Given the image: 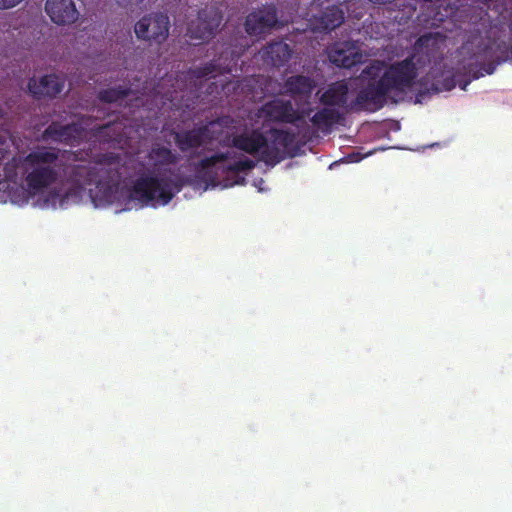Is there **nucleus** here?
<instances>
[{
  "label": "nucleus",
  "instance_id": "obj_30",
  "mask_svg": "<svg viewBox=\"0 0 512 512\" xmlns=\"http://www.w3.org/2000/svg\"><path fill=\"white\" fill-rule=\"evenodd\" d=\"M509 31L512 35V14H511L510 22H509Z\"/></svg>",
  "mask_w": 512,
  "mask_h": 512
},
{
  "label": "nucleus",
  "instance_id": "obj_3",
  "mask_svg": "<svg viewBox=\"0 0 512 512\" xmlns=\"http://www.w3.org/2000/svg\"><path fill=\"white\" fill-rule=\"evenodd\" d=\"M151 165V174L140 175L133 183L130 197L148 204L158 201L167 205L184 186L190 185V177L175 175L174 177L160 176L163 173L173 174L168 166H174L180 161V155L159 143L152 144L147 153Z\"/></svg>",
  "mask_w": 512,
  "mask_h": 512
},
{
  "label": "nucleus",
  "instance_id": "obj_14",
  "mask_svg": "<svg viewBox=\"0 0 512 512\" xmlns=\"http://www.w3.org/2000/svg\"><path fill=\"white\" fill-rule=\"evenodd\" d=\"M231 146L249 155H262L267 146V137L260 129H253L251 132L234 135Z\"/></svg>",
  "mask_w": 512,
  "mask_h": 512
},
{
  "label": "nucleus",
  "instance_id": "obj_6",
  "mask_svg": "<svg viewBox=\"0 0 512 512\" xmlns=\"http://www.w3.org/2000/svg\"><path fill=\"white\" fill-rule=\"evenodd\" d=\"M169 17L161 12L152 13L142 17L134 27L138 39L158 44L166 41L169 35Z\"/></svg>",
  "mask_w": 512,
  "mask_h": 512
},
{
  "label": "nucleus",
  "instance_id": "obj_17",
  "mask_svg": "<svg viewBox=\"0 0 512 512\" xmlns=\"http://www.w3.org/2000/svg\"><path fill=\"white\" fill-rule=\"evenodd\" d=\"M316 87L313 78L298 74L287 77L282 84V94L288 95L294 99L308 98Z\"/></svg>",
  "mask_w": 512,
  "mask_h": 512
},
{
  "label": "nucleus",
  "instance_id": "obj_26",
  "mask_svg": "<svg viewBox=\"0 0 512 512\" xmlns=\"http://www.w3.org/2000/svg\"><path fill=\"white\" fill-rule=\"evenodd\" d=\"M118 126L120 128L121 124L120 123H107L105 125H102L98 128V131L99 133L101 134H105L108 130L110 129H114V127Z\"/></svg>",
  "mask_w": 512,
  "mask_h": 512
},
{
  "label": "nucleus",
  "instance_id": "obj_15",
  "mask_svg": "<svg viewBox=\"0 0 512 512\" xmlns=\"http://www.w3.org/2000/svg\"><path fill=\"white\" fill-rule=\"evenodd\" d=\"M64 79L55 75H45L37 81L31 78L28 82L29 92L37 99L42 97H56L64 88Z\"/></svg>",
  "mask_w": 512,
  "mask_h": 512
},
{
  "label": "nucleus",
  "instance_id": "obj_20",
  "mask_svg": "<svg viewBox=\"0 0 512 512\" xmlns=\"http://www.w3.org/2000/svg\"><path fill=\"white\" fill-rule=\"evenodd\" d=\"M342 118L341 113L333 108L324 107L317 111L310 119L311 123L318 130L329 133L334 124Z\"/></svg>",
  "mask_w": 512,
  "mask_h": 512
},
{
  "label": "nucleus",
  "instance_id": "obj_11",
  "mask_svg": "<svg viewBox=\"0 0 512 512\" xmlns=\"http://www.w3.org/2000/svg\"><path fill=\"white\" fill-rule=\"evenodd\" d=\"M83 133V128L77 123L62 125L57 121L51 122L42 132L41 139L63 144H72L78 141Z\"/></svg>",
  "mask_w": 512,
  "mask_h": 512
},
{
  "label": "nucleus",
  "instance_id": "obj_10",
  "mask_svg": "<svg viewBox=\"0 0 512 512\" xmlns=\"http://www.w3.org/2000/svg\"><path fill=\"white\" fill-rule=\"evenodd\" d=\"M277 21V10L274 5H269L249 13L244 25L249 35L259 36L271 30Z\"/></svg>",
  "mask_w": 512,
  "mask_h": 512
},
{
  "label": "nucleus",
  "instance_id": "obj_22",
  "mask_svg": "<svg viewBox=\"0 0 512 512\" xmlns=\"http://www.w3.org/2000/svg\"><path fill=\"white\" fill-rule=\"evenodd\" d=\"M131 93L130 87L117 86L100 90L97 98L103 103L111 104L127 98Z\"/></svg>",
  "mask_w": 512,
  "mask_h": 512
},
{
  "label": "nucleus",
  "instance_id": "obj_27",
  "mask_svg": "<svg viewBox=\"0 0 512 512\" xmlns=\"http://www.w3.org/2000/svg\"><path fill=\"white\" fill-rule=\"evenodd\" d=\"M371 3L379 4V5H386L395 2L396 0H369Z\"/></svg>",
  "mask_w": 512,
  "mask_h": 512
},
{
  "label": "nucleus",
  "instance_id": "obj_9",
  "mask_svg": "<svg viewBox=\"0 0 512 512\" xmlns=\"http://www.w3.org/2000/svg\"><path fill=\"white\" fill-rule=\"evenodd\" d=\"M329 61L340 68H352L362 62L363 55L353 40L338 41L327 49Z\"/></svg>",
  "mask_w": 512,
  "mask_h": 512
},
{
  "label": "nucleus",
  "instance_id": "obj_33",
  "mask_svg": "<svg viewBox=\"0 0 512 512\" xmlns=\"http://www.w3.org/2000/svg\"><path fill=\"white\" fill-rule=\"evenodd\" d=\"M2 115H3V110H2V108L0 107V118L2 117Z\"/></svg>",
  "mask_w": 512,
  "mask_h": 512
},
{
  "label": "nucleus",
  "instance_id": "obj_23",
  "mask_svg": "<svg viewBox=\"0 0 512 512\" xmlns=\"http://www.w3.org/2000/svg\"><path fill=\"white\" fill-rule=\"evenodd\" d=\"M256 166L255 162L249 158H244L223 167V172L227 175L238 174L252 170Z\"/></svg>",
  "mask_w": 512,
  "mask_h": 512
},
{
  "label": "nucleus",
  "instance_id": "obj_31",
  "mask_svg": "<svg viewBox=\"0 0 512 512\" xmlns=\"http://www.w3.org/2000/svg\"><path fill=\"white\" fill-rule=\"evenodd\" d=\"M417 85H418V88H420V86H421V81L420 80H418ZM419 95H420V89H418V96Z\"/></svg>",
  "mask_w": 512,
  "mask_h": 512
},
{
  "label": "nucleus",
  "instance_id": "obj_24",
  "mask_svg": "<svg viewBox=\"0 0 512 512\" xmlns=\"http://www.w3.org/2000/svg\"><path fill=\"white\" fill-rule=\"evenodd\" d=\"M23 0H0V9L7 10L14 8L18 4H20Z\"/></svg>",
  "mask_w": 512,
  "mask_h": 512
},
{
  "label": "nucleus",
  "instance_id": "obj_21",
  "mask_svg": "<svg viewBox=\"0 0 512 512\" xmlns=\"http://www.w3.org/2000/svg\"><path fill=\"white\" fill-rule=\"evenodd\" d=\"M230 158V152H219L208 157L202 158L195 164V170L199 174L211 177L210 170L217 164L227 161Z\"/></svg>",
  "mask_w": 512,
  "mask_h": 512
},
{
  "label": "nucleus",
  "instance_id": "obj_29",
  "mask_svg": "<svg viewBox=\"0 0 512 512\" xmlns=\"http://www.w3.org/2000/svg\"><path fill=\"white\" fill-rule=\"evenodd\" d=\"M245 182V178L241 177L238 180H234L232 184H243Z\"/></svg>",
  "mask_w": 512,
  "mask_h": 512
},
{
  "label": "nucleus",
  "instance_id": "obj_12",
  "mask_svg": "<svg viewBox=\"0 0 512 512\" xmlns=\"http://www.w3.org/2000/svg\"><path fill=\"white\" fill-rule=\"evenodd\" d=\"M222 21L220 12L211 7L198 12L197 24L191 27V37L199 40H209L219 28Z\"/></svg>",
  "mask_w": 512,
  "mask_h": 512
},
{
  "label": "nucleus",
  "instance_id": "obj_1",
  "mask_svg": "<svg viewBox=\"0 0 512 512\" xmlns=\"http://www.w3.org/2000/svg\"><path fill=\"white\" fill-rule=\"evenodd\" d=\"M75 158L74 152L61 153L60 149L47 146H36L26 155L13 158L14 176L22 183L21 195L18 199L13 198V201L26 204L61 181L73 186L63 196L61 202H64L72 194L79 196L86 186L99 184L101 179L97 164L68 162Z\"/></svg>",
  "mask_w": 512,
  "mask_h": 512
},
{
  "label": "nucleus",
  "instance_id": "obj_28",
  "mask_svg": "<svg viewBox=\"0 0 512 512\" xmlns=\"http://www.w3.org/2000/svg\"><path fill=\"white\" fill-rule=\"evenodd\" d=\"M425 38L426 36L425 35H422V36H418V40H417V43H418V48L421 47L424 42H425Z\"/></svg>",
  "mask_w": 512,
  "mask_h": 512
},
{
  "label": "nucleus",
  "instance_id": "obj_32",
  "mask_svg": "<svg viewBox=\"0 0 512 512\" xmlns=\"http://www.w3.org/2000/svg\"><path fill=\"white\" fill-rule=\"evenodd\" d=\"M107 157H108L109 159H114V158H115V156H114V155H112V154H111V155H109V156H107Z\"/></svg>",
  "mask_w": 512,
  "mask_h": 512
},
{
  "label": "nucleus",
  "instance_id": "obj_18",
  "mask_svg": "<svg viewBox=\"0 0 512 512\" xmlns=\"http://www.w3.org/2000/svg\"><path fill=\"white\" fill-rule=\"evenodd\" d=\"M262 60L273 67L284 66L291 58L292 50L283 41H271L261 50Z\"/></svg>",
  "mask_w": 512,
  "mask_h": 512
},
{
  "label": "nucleus",
  "instance_id": "obj_19",
  "mask_svg": "<svg viewBox=\"0 0 512 512\" xmlns=\"http://www.w3.org/2000/svg\"><path fill=\"white\" fill-rule=\"evenodd\" d=\"M348 91V85L344 81L332 83L321 95L320 102L325 106L345 107Z\"/></svg>",
  "mask_w": 512,
  "mask_h": 512
},
{
  "label": "nucleus",
  "instance_id": "obj_5",
  "mask_svg": "<svg viewBox=\"0 0 512 512\" xmlns=\"http://www.w3.org/2000/svg\"><path fill=\"white\" fill-rule=\"evenodd\" d=\"M244 52V48L231 50L226 48L220 54L218 59L211 60L202 66L190 68L188 75L191 78L201 79L208 76L230 74L236 69L239 58Z\"/></svg>",
  "mask_w": 512,
  "mask_h": 512
},
{
  "label": "nucleus",
  "instance_id": "obj_4",
  "mask_svg": "<svg viewBox=\"0 0 512 512\" xmlns=\"http://www.w3.org/2000/svg\"><path fill=\"white\" fill-rule=\"evenodd\" d=\"M232 122L233 120L230 117H221L206 125L189 130L172 131L171 135L176 147L182 153H186L213 141H219L222 136V129L228 127Z\"/></svg>",
  "mask_w": 512,
  "mask_h": 512
},
{
  "label": "nucleus",
  "instance_id": "obj_8",
  "mask_svg": "<svg viewBox=\"0 0 512 512\" xmlns=\"http://www.w3.org/2000/svg\"><path fill=\"white\" fill-rule=\"evenodd\" d=\"M269 135L271 144L267 141L266 149L262 152V161L267 165L275 166L285 158L286 150L294 144L296 133L289 130L271 128Z\"/></svg>",
  "mask_w": 512,
  "mask_h": 512
},
{
  "label": "nucleus",
  "instance_id": "obj_13",
  "mask_svg": "<svg viewBox=\"0 0 512 512\" xmlns=\"http://www.w3.org/2000/svg\"><path fill=\"white\" fill-rule=\"evenodd\" d=\"M45 11L57 25L72 24L79 17L73 0H46Z\"/></svg>",
  "mask_w": 512,
  "mask_h": 512
},
{
  "label": "nucleus",
  "instance_id": "obj_2",
  "mask_svg": "<svg viewBox=\"0 0 512 512\" xmlns=\"http://www.w3.org/2000/svg\"><path fill=\"white\" fill-rule=\"evenodd\" d=\"M414 52L406 59L393 64L375 60L366 66L360 75L362 87L353 106L356 110L376 112L384 107L388 98H393L410 89L416 78Z\"/></svg>",
  "mask_w": 512,
  "mask_h": 512
},
{
  "label": "nucleus",
  "instance_id": "obj_16",
  "mask_svg": "<svg viewBox=\"0 0 512 512\" xmlns=\"http://www.w3.org/2000/svg\"><path fill=\"white\" fill-rule=\"evenodd\" d=\"M345 19L343 9L338 5L327 6L311 21L313 30L317 32H330L339 27Z\"/></svg>",
  "mask_w": 512,
  "mask_h": 512
},
{
  "label": "nucleus",
  "instance_id": "obj_7",
  "mask_svg": "<svg viewBox=\"0 0 512 512\" xmlns=\"http://www.w3.org/2000/svg\"><path fill=\"white\" fill-rule=\"evenodd\" d=\"M258 116L267 122L294 124L302 119L300 112L290 100L275 98L267 101L258 111Z\"/></svg>",
  "mask_w": 512,
  "mask_h": 512
},
{
  "label": "nucleus",
  "instance_id": "obj_25",
  "mask_svg": "<svg viewBox=\"0 0 512 512\" xmlns=\"http://www.w3.org/2000/svg\"><path fill=\"white\" fill-rule=\"evenodd\" d=\"M145 0H118V4L123 7H131L133 5H141Z\"/></svg>",
  "mask_w": 512,
  "mask_h": 512
}]
</instances>
